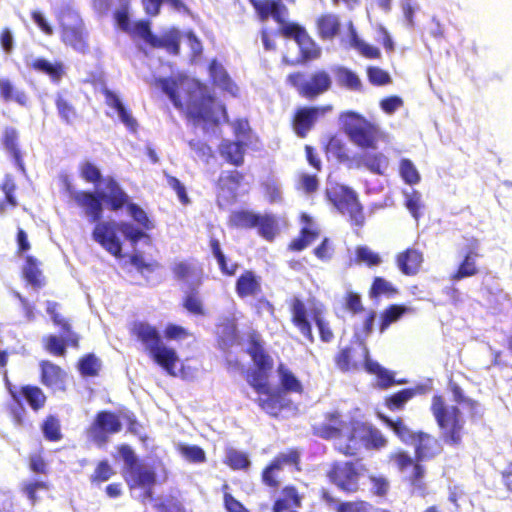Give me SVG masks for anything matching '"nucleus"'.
<instances>
[{"label": "nucleus", "instance_id": "nucleus-16", "mask_svg": "<svg viewBox=\"0 0 512 512\" xmlns=\"http://www.w3.org/2000/svg\"><path fill=\"white\" fill-rule=\"evenodd\" d=\"M122 430V423L119 416L109 410H101L96 413L93 421L86 429L90 441L98 446L105 445L111 435Z\"/></svg>", "mask_w": 512, "mask_h": 512}, {"label": "nucleus", "instance_id": "nucleus-1", "mask_svg": "<svg viewBox=\"0 0 512 512\" xmlns=\"http://www.w3.org/2000/svg\"><path fill=\"white\" fill-rule=\"evenodd\" d=\"M246 352L255 365V369L249 371L246 375L247 383L258 395L255 402L265 413L277 417L284 409V405L282 404L281 393L275 390L269 382L274 361L267 352L265 343L259 333H250Z\"/></svg>", "mask_w": 512, "mask_h": 512}, {"label": "nucleus", "instance_id": "nucleus-59", "mask_svg": "<svg viewBox=\"0 0 512 512\" xmlns=\"http://www.w3.org/2000/svg\"><path fill=\"white\" fill-rule=\"evenodd\" d=\"M224 463L232 470H246L250 466L247 454L234 448L227 449Z\"/></svg>", "mask_w": 512, "mask_h": 512}, {"label": "nucleus", "instance_id": "nucleus-20", "mask_svg": "<svg viewBox=\"0 0 512 512\" xmlns=\"http://www.w3.org/2000/svg\"><path fill=\"white\" fill-rule=\"evenodd\" d=\"M346 422L339 411H328L323 414V421L311 426L312 434L324 440L340 439Z\"/></svg>", "mask_w": 512, "mask_h": 512}, {"label": "nucleus", "instance_id": "nucleus-42", "mask_svg": "<svg viewBox=\"0 0 512 512\" xmlns=\"http://www.w3.org/2000/svg\"><path fill=\"white\" fill-rule=\"evenodd\" d=\"M2 144L4 148L12 156L15 165L21 172H25V165L22 158V153L18 145V133L12 128L8 127L4 130Z\"/></svg>", "mask_w": 512, "mask_h": 512}, {"label": "nucleus", "instance_id": "nucleus-43", "mask_svg": "<svg viewBox=\"0 0 512 512\" xmlns=\"http://www.w3.org/2000/svg\"><path fill=\"white\" fill-rule=\"evenodd\" d=\"M0 99L4 102H15L20 106H27L29 97L23 90H18L8 78H0Z\"/></svg>", "mask_w": 512, "mask_h": 512}, {"label": "nucleus", "instance_id": "nucleus-40", "mask_svg": "<svg viewBox=\"0 0 512 512\" xmlns=\"http://www.w3.org/2000/svg\"><path fill=\"white\" fill-rule=\"evenodd\" d=\"M398 294L399 289L393 283L381 276H376L372 279L368 290V296L373 301H378L382 297L391 299Z\"/></svg>", "mask_w": 512, "mask_h": 512}, {"label": "nucleus", "instance_id": "nucleus-58", "mask_svg": "<svg viewBox=\"0 0 512 512\" xmlns=\"http://www.w3.org/2000/svg\"><path fill=\"white\" fill-rule=\"evenodd\" d=\"M151 47L163 48L170 54L177 55L180 51V37L178 34H169L164 37L155 35L151 40Z\"/></svg>", "mask_w": 512, "mask_h": 512}, {"label": "nucleus", "instance_id": "nucleus-38", "mask_svg": "<svg viewBox=\"0 0 512 512\" xmlns=\"http://www.w3.org/2000/svg\"><path fill=\"white\" fill-rule=\"evenodd\" d=\"M410 312H412V309L403 304L388 305L379 315V332L384 333L393 323H396L405 314Z\"/></svg>", "mask_w": 512, "mask_h": 512}, {"label": "nucleus", "instance_id": "nucleus-50", "mask_svg": "<svg viewBox=\"0 0 512 512\" xmlns=\"http://www.w3.org/2000/svg\"><path fill=\"white\" fill-rule=\"evenodd\" d=\"M182 307L191 315L204 316L205 306L197 286H191L182 298Z\"/></svg>", "mask_w": 512, "mask_h": 512}, {"label": "nucleus", "instance_id": "nucleus-22", "mask_svg": "<svg viewBox=\"0 0 512 512\" xmlns=\"http://www.w3.org/2000/svg\"><path fill=\"white\" fill-rule=\"evenodd\" d=\"M289 311L291 314V323L308 342L314 343L315 338L312 332V325L304 301L296 296L291 298L289 301Z\"/></svg>", "mask_w": 512, "mask_h": 512}, {"label": "nucleus", "instance_id": "nucleus-48", "mask_svg": "<svg viewBox=\"0 0 512 512\" xmlns=\"http://www.w3.org/2000/svg\"><path fill=\"white\" fill-rule=\"evenodd\" d=\"M449 390L453 395V399L457 404H465L470 409L469 417L472 420L482 418V412L480 410L479 403L471 398H468L460 385L452 380L449 381Z\"/></svg>", "mask_w": 512, "mask_h": 512}, {"label": "nucleus", "instance_id": "nucleus-29", "mask_svg": "<svg viewBox=\"0 0 512 512\" xmlns=\"http://www.w3.org/2000/svg\"><path fill=\"white\" fill-rule=\"evenodd\" d=\"M41 262L35 256L26 255L22 266L21 275L27 284L35 289H41L46 285V278L40 269Z\"/></svg>", "mask_w": 512, "mask_h": 512}, {"label": "nucleus", "instance_id": "nucleus-64", "mask_svg": "<svg viewBox=\"0 0 512 512\" xmlns=\"http://www.w3.org/2000/svg\"><path fill=\"white\" fill-rule=\"evenodd\" d=\"M366 74L369 83L373 86H386L392 83L389 72L379 66H368Z\"/></svg>", "mask_w": 512, "mask_h": 512}, {"label": "nucleus", "instance_id": "nucleus-4", "mask_svg": "<svg viewBox=\"0 0 512 512\" xmlns=\"http://www.w3.org/2000/svg\"><path fill=\"white\" fill-rule=\"evenodd\" d=\"M129 334L139 342L146 354L168 375L175 377V367L179 360L174 348L166 346L156 326L146 321H133L129 325Z\"/></svg>", "mask_w": 512, "mask_h": 512}, {"label": "nucleus", "instance_id": "nucleus-35", "mask_svg": "<svg viewBox=\"0 0 512 512\" xmlns=\"http://www.w3.org/2000/svg\"><path fill=\"white\" fill-rule=\"evenodd\" d=\"M102 94L105 98V103L115 109L119 115L122 123L132 132H136L138 129L137 120L131 115V113L124 107L119 97L108 88L102 89Z\"/></svg>", "mask_w": 512, "mask_h": 512}, {"label": "nucleus", "instance_id": "nucleus-46", "mask_svg": "<svg viewBox=\"0 0 512 512\" xmlns=\"http://www.w3.org/2000/svg\"><path fill=\"white\" fill-rule=\"evenodd\" d=\"M310 316L318 329L320 340L323 343H331L335 335L330 322L325 318L324 308L314 307L310 312Z\"/></svg>", "mask_w": 512, "mask_h": 512}, {"label": "nucleus", "instance_id": "nucleus-3", "mask_svg": "<svg viewBox=\"0 0 512 512\" xmlns=\"http://www.w3.org/2000/svg\"><path fill=\"white\" fill-rule=\"evenodd\" d=\"M158 83L177 109L186 108V116L189 119L194 122L211 121L216 123L212 111L215 98L206 91L205 86L186 85L183 81L174 78H161Z\"/></svg>", "mask_w": 512, "mask_h": 512}, {"label": "nucleus", "instance_id": "nucleus-19", "mask_svg": "<svg viewBox=\"0 0 512 512\" xmlns=\"http://www.w3.org/2000/svg\"><path fill=\"white\" fill-rule=\"evenodd\" d=\"M329 110L330 106H304L296 109L291 119L293 131L298 137L305 138L317 120Z\"/></svg>", "mask_w": 512, "mask_h": 512}, {"label": "nucleus", "instance_id": "nucleus-11", "mask_svg": "<svg viewBox=\"0 0 512 512\" xmlns=\"http://www.w3.org/2000/svg\"><path fill=\"white\" fill-rule=\"evenodd\" d=\"M389 462L401 473L405 472L409 467L412 468L410 474L406 477L407 483L411 488V493L419 497L425 498L429 494L428 485L425 481L426 468L421 464L417 457H413L408 451L398 449L388 455Z\"/></svg>", "mask_w": 512, "mask_h": 512}, {"label": "nucleus", "instance_id": "nucleus-56", "mask_svg": "<svg viewBox=\"0 0 512 512\" xmlns=\"http://www.w3.org/2000/svg\"><path fill=\"white\" fill-rule=\"evenodd\" d=\"M336 73L338 84L341 87L351 91H362L361 79L355 72L345 67H339Z\"/></svg>", "mask_w": 512, "mask_h": 512}, {"label": "nucleus", "instance_id": "nucleus-52", "mask_svg": "<svg viewBox=\"0 0 512 512\" xmlns=\"http://www.w3.org/2000/svg\"><path fill=\"white\" fill-rule=\"evenodd\" d=\"M44 438L49 442H58L63 438L61 422L57 415L48 414L40 425Z\"/></svg>", "mask_w": 512, "mask_h": 512}, {"label": "nucleus", "instance_id": "nucleus-8", "mask_svg": "<svg viewBox=\"0 0 512 512\" xmlns=\"http://www.w3.org/2000/svg\"><path fill=\"white\" fill-rule=\"evenodd\" d=\"M61 42L85 54L89 52V33L80 13L70 4L61 6L56 12Z\"/></svg>", "mask_w": 512, "mask_h": 512}, {"label": "nucleus", "instance_id": "nucleus-53", "mask_svg": "<svg viewBox=\"0 0 512 512\" xmlns=\"http://www.w3.org/2000/svg\"><path fill=\"white\" fill-rule=\"evenodd\" d=\"M259 216L248 210H236L229 216V225L234 228L252 229L257 226Z\"/></svg>", "mask_w": 512, "mask_h": 512}, {"label": "nucleus", "instance_id": "nucleus-23", "mask_svg": "<svg viewBox=\"0 0 512 512\" xmlns=\"http://www.w3.org/2000/svg\"><path fill=\"white\" fill-rule=\"evenodd\" d=\"M39 379L42 385L49 389L64 391L66 389L67 373L59 365L49 361L39 362Z\"/></svg>", "mask_w": 512, "mask_h": 512}, {"label": "nucleus", "instance_id": "nucleus-2", "mask_svg": "<svg viewBox=\"0 0 512 512\" xmlns=\"http://www.w3.org/2000/svg\"><path fill=\"white\" fill-rule=\"evenodd\" d=\"M77 195L79 204L86 208V212L92 220L103 217L105 204L110 211L114 212L126 208L138 224L145 229L151 228V222L146 212L139 205L130 201L129 195L113 176L105 177L104 191H83Z\"/></svg>", "mask_w": 512, "mask_h": 512}, {"label": "nucleus", "instance_id": "nucleus-63", "mask_svg": "<svg viewBox=\"0 0 512 512\" xmlns=\"http://www.w3.org/2000/svg\"><path fill=\"white\" fill-rule=\"evenodd\" d=\"M78 369L84 377H95L100 370L99 359L94 354L89 353L79 360Z\"/></svg>", "mask_w": 512, "mask_h": 512}, {"label": "nucleus", "instance_id": "nucleus-21", "mask_svg": "<svg viewBox=\"0 0 512 512\" xmlns=\"http://www.w3.org/2000/svg\"><path fill=\"white\" fill-rule=\"evenodd\" d=\"M479 250V240L474 237L471 238L466 244L463 259L451 275V279L453 281H459L464 278L475 276L479 273V268L476 263V259L481 257Z\"/></svg>", "mask_w": 512, "mask_h": 512}, {"label": "nucleus", "instance_id": "nucleus-34", "mask_svg": "<svg viewBox=\"0 0 512 512\" xmlns=\"http://www.w3.org/2000/svg\"><path fill=\"white\" fill-rule=\"evenodd\" d=\"M277 374L279 378V389H276L281 393V397L283 398V393H296L302 394L304 392V387L301 381L296 377V375L291 371V369L284 363H279L277 365ZM285 406V404L282 402Z\"/></svg>", "mask_w": 512, "mask_h": 512}, {"label": "nucleus", "instance_id": "nucleus-55", "mask_svg": "<svg viewBox=\"0 0 512 512\" xmlns=\"http://www.w3.org/2000/svg\"><path fill=\"white\" fill-rule=\"evenodd\" d=\"M209 245L212 250V253L214 257L216 258L219 269L222 272V274L226 276H233L235 275L236 271L238 270V264L232 263L230 265L227 264L226 257L224 253L221 250L220 242L218 239L211 237L209 240Z\"/></svg>", "mask_w": 512, "mask_h": 512}, {"label": "nucleus", "instance_id": "nucleus-47", "mask_svg": "<svg viewBox=\"0 0 512 512\" xmlns=\"http://www.w3.org/2000/svg\"><path fill=\"white\" fill-rule=\"evenodd\" d=\"M0 189L4 194V198L0 200V215H4L8 210L14 209L18 206V201L15 196L17 185L12 176H5L0 184Z\"/></svg>", "mask_w": 512, "mask_h": 512}, {"label": "nucleus", "instance_id": "nucleus-51", "mask_svg": "<svg viewBox=\"0 0 512 512\" xmlns=\"http://www.w3.org/2000/svg\"><path fill=\"white\" fill-rule=\"evenodd\" d=\"M164 3L177 12L189 11L187 5L182 0H141L144 12L150 17L158 16Z\"/></svg>", "mask_w": 512, "mask_h": 512}, {"label": "nucleus", "instance_id": "nucleus-36", "mask_svg": "<svg viewBox=\"0 0 512 512\" xmlns=\"http://www.w3.org/2000/svg\"><path fill=\"white\" fill-rule=\"evenodd\" d=\"M55 107L60 119L67 125H73L80 118L71 97L66 92H58L55 95Z\"/></svg>", "mask_w": 512, "mask_h": 512}, {"label": "nucleus", "instance_id": "nucleus-41", "mask_svg": "<svg viewBox=\"0 0 512 512\" xmlns=\"http://www.w3.org/2000/svg\"><path fill=\"white\" fill-rule=\"evenodd\" d=\"M31 69L47 75L54 83H59L65 74V67L62 62H50L45 58H36L30 64Z\"/></svg>", "mask_w": 512, "mask_h": 512}, {"label": "nucleus", "instance_id": "nucleus-62", "mask_svg": "<svg viewBox=\"0 0 512 512\" xmlns=\"http://www.w3.org/2000/svg\"><path fill=\"white\" fill-rule=\"evenodd\" d=\"M79 174L81 178L91 184L104 183L100 169L90 161H83L79 164Z\"/></svg>", "mask_w": 512, "mask_h": 512}, {"label": "nucleus", "instance_id": "nucleus-44", "mask_svg": "<svg viewBox=\"0 0 512 512\" xmlns=\"http://www.w3.org/2000/svg\"><path fill=\"white\" fill-rule=\"evenodd\" d=\"M219 154L226 162L234 166L244 163V147L241 142L225 140L219 145Z\"/></svg>", "mask_w": 512, "mask_h": 512}, {"label": "nucleus", "instance_id": "nucleus-15", "mask_svg": "<svg viewBox=\"0 0 512 512\" xmlns=\"http://www.w3.org/2000/svg\"><path fill=\"white\" fill-rule=\"evenodd\" d=\"M364 471V465L359 462L334 461L330 464L327 477L342 492L353 494L359 491V480Z\"/></svg>", "mask_w": 512, "mask_h": 512}, {"label": "nucleus", "instance_id": "nucleus-60", "mask_svg": "<svg viewBox=\"0 0 512 512\" xmlns=\"http://www.w3.org/2000/svg\"><path fill=\"white\" fill-rule=\"evenodd\" d=\"M154 507L158 512H187L179 495L176 494L162 497Z\"/></svg>", "mask_w": 512, "mask_h": 512}, {"label": "nucleus", "instance_id": "nucleus-5", "mask_svg": "<svg viewBox=\"0 0 512 512\" xmlns=\"http://www.w3.org/2000/svg\"><path fill=\"white\" fill-rule=\"evenodd\" d=\"M431 413L440 431L444 444L459 447L466 435L465 418L456 405H448L445 398L435 394L431 400Z\"/></svg>", "mask_w": 512, "mask_h": 512}, {"label": "nucleus", "instance_id": "nucleus-45", "mask_svg": "<svg viewBox=\"0 0 512 512\" xmlns=\"http://www.w3.org/2000/svg\"><path fill=\"white\" fill-rule=\"evenodd\" d=\"M209 73L212 83L221 87L223 90L234 93L238 89L224 67L216 60L210 62Z\"/></svg>", "mask_w": 512, "mask_h": 512}, {"label": "nucleus", "instance_id": "nucleus-37", "mask_svg": "<svg viewBox=\"0 0 512 512\" xmlns=\"http://www.w3.org/2000/svg\"><path fill=\"white\" fill-rule=\"evenodd\" d=\"M174 277L179 281H187L194 279L192 286H201L203 283V270L200 266H194L188 261H180L175 263L172 268Z\"/></svg>", "mask_w": 512, "mask_h": 512}, {"label": "nucleus", "instance_id": "nucleus-57", "mask_svg": "<svg viewBox=\"0 0 512 512\" xmlns=\"http://www.w3.org/2000/svg\"><path fill=\"white\" fill-rule=\"evenodd\" d=\"M258 233L267 241H272L278 234V224L271 214L260 215L257 223Z\"/></svg>", "mask_w": 512, "mask_h": 512}, {"label": "nucleus", "instance_id": "nucleus-49", "mask_svg": "<svg viewBox=\"0 0 512 512\" xmlns=\"http://www.w3.org/2000/svg\"><path fill=\"white\" fill-rule=\"evenodd\" d=\"M323 150L326 157L334 158L337 162L344 163L350 159L348 149L343 140L337 135L329 136Z\"/></svg>", "mask_w": 512, "mask_h": 512}, {"label": "nucleus", "instance_id": "nucleus-33", "mask_svg": "<svg viewBox=\"0 0 512 512\" xmlns=\"http://www.w3.org/2000/svg\"><path fill=\"white\" fill-rule=\"evenodd\" d=\"M354 160L357 168H365L376 175H384L389 165L388 158L381 152H365L357 155Z\"/></svg>", "mask_w": 512, "mask_h": 512}, {"label": "nucleus", "instance_id": "nucleus-31", "mask_svg": "<svg viewBox=\"0 0 512 512\" xmlns=\"http://www.w3.org/2000/svg\"><path fill=\"white\" fill-rule=\"evenodd\" d=\"M301 221L305 226L300 229L299 235L292 239L288 244V249L290 251H302L319 237L320 232L318 228L311 227L312 218L309 215L303 214L301 216Z\"/></svg>", "mask_w": 512, "mask_h": 512}, {"label": "nucleus", "instance_id": "nucleus-28", "mask_svg": "<svg viewBox=\"0 0 512 512\" xmlns=\"http://www.w3.org/2000/svg\"><path fill=\"white\" fill-rule=\"evenodd\" d=\"M303 496L298 488L294 485H286L280 491V496L274 500L271 510L272 512H284L289 509L300 508Z\"/></svg>", "mask_w": 512, "mask_h": 512}, {"label": "nucleus", "instance_id": "nucleus-10", "mask_svg": "<svg viewBox=\"0 0 512 512\" xmlns=\"http://www.w3.org/2000/svg\"><path fill=\"white\" fill-rule=\"evenodd\" d=\"M6 388L14 402L8 406V412L13 423L17 426H24L27 422V411L23 406L24 402L34 412L42 410L47 403L46 394L37 385L15 386L6 378Z\"/></svg>", "mask_w": 512, "mask_h": 512}, {"label": "nucleus", "instance_id": "nucleus-12", "mask_svg": "<svg viewBox=\"0 0 512 512\" xmlns=\"http://www.w3.org/2000/svg\"><path fill=\"white\" fill-rule=\"evenodd\" d=\"M342 117L344 131L356 146L365 149L377 147L379 138L377 125L353 111L345 112Z\"/></svg>", "mask_w": 512, "mask_h": 512}, {"label": "nucleus", "instance_id": "nucleus-39", "mask_svg": "<svg viewBox=\"0 0 512 512\" xmlns=\"http://www.w3.org/2000/svg\"><path fill=\"white\" fill-rule=\"evenodd\" d=\"M58 303L47 302V313L50 315L53 323L58 326L66 335L67 344L77 348L79 346V336L74 333L67 319L62 317L58 312Z\"/></svg>", "mask_w": 512, "mask_h": 512}, {"label": "nucleus", "instance_id": "nucleus-17", "mask_svg": "<svg viewBox=\"0 0 512 512\" xmlns=\"http://www.w3.org/2000/svg\"><path fill=\"white\" fill-rule=\"evenodd\" d=\"M278 33L284 38L293 39L300 50V57L304 61L314 60L320 57L321 49L309 35L305 27L296 22L278 23Z\"/></svg>", "mask_w": 512, "mask_h": 512}, {"label": "nucleus", "instance_id": "nucleus-25", "mask_svg": "<svg viewBox=\"0 0 512 512\" xmlns=\"http://www.w3.org/2000/svg\"><path fill=\"white\" fill-rule=\"evenodd\" d=\"M260 21H267L270 17L277 23H283L288 15V8L281 0H254L250 2Z\"/></svg>", "mask_w": 512, "mask_h": 512}, {"label": "nucleus", "instance_id": "nucleus-32", "mask_svg": "<svg viewBox=\"0 0 512 512\" xmlns=\"http://www.w3.org/2000/svg\"><path fill=\"white\" fill-rule=\"evenodd\" d=\"M235 291L241 299L260 294L262 292L260 277L252 270H245L236 280Z\"/></svg>", "mask_w": 512, "mask_h": 512}, {"label": "nucleus", "instance_id": "nucleus-61", "mask_svg": "<svg viewBox=\"0 0 512 512\" xmlns=\"http://www.w3.org/2000/svg\"><path fill=\"white\" fill-rule=\"evenodd\" d=\"M245 179V174L238 170H230L221 174L218 178V184L221 189L233 191L236 190Z\"/></svg>", "mask_w": 512, "mask_h": 512}, {"label": "nucleus", "instance_id": "nucleus-54", "mask_svg": "<svg viewBox=\"0 0 512 512\" xmlns=\"http://www.w3.org/2000/svg\"><path fill=\"white\" fill-rule=\"evenodd\" d=\"M417 394L414 388H404L385 398L384 404L390 411L402 410L406 403Z\"/></svg>", "mask_w": 512, "mask_h": 512}, {"label": "nucleus", "instance_id": "nucleus-26", "mask_svg": "<svg viewBox=\"0 0 512 512\" xmlns=\"http://www.w3.org/2000/svg\"><path fill=\"white\" fill-rule=\"evenodd\" d=\"M315 27L321 40L331 41L340 34L342 24L339 15L333 12H325L317 16Z\"/></svg>", "mask_w": 512, "mask_h": 512}, {"label": "nucleus", "instance_id": "nucleus-7", "mask_svg": "<svg viewBox=\"0 0 512 512\" xmlns=\"http://www.w3.org/2000/svg\"><path fill=\"white\" fill-rule=\"evenodd\" d=\"M65 191L73 204L81 210L83 215L90 223H94L92 230V239L102 248L115 257H122V243L118 237L120 231L119 222L108 220L103 221L102 218L92 220L87 214L86 208L79 204L78 193L84 190L76 189L68 179L64 180Z\"/></svg>", "mask_w": 512, "mask_h": 512}, {"label": "nucleus", "instance_id": "nucleus-14", "mask_svg": "<svg viewBox=\"0 0 512 512\" xmlns=\"http://www.w3.org/2000/svg\"><path fill=\"white\" fill-rule=\"evenodd\" d=\"M327 198L339 213L348 215V221L352 226L359 228L364 226L366 220L364 208L354 190L339 186L329 191Z\"/></svg>", "mask_w": 512, "mask_h": 512}, {"label": "nucleus", "instance_id": "nucleus-13", "mask_svg": "<svg viewBox=\"0 0 512 512\" xmlns=\"http://www.w3.org/2000/svg\"><path fill=\"white\" fill-rule=\"evenodd\" d=\"M286 80L295 88L299 96L307 100L316 99L332 86V78L325 70H316L308 78L303 72H293L287 76Z\"/></svg>", "mask_w": 512, "mask_h": 512}, {"label": "nucleus", "instance_id": "nucleus-24", "mask_svg": "<svg viewBox=\"0 0 512 512\" xmlns=\"http://www.w3.org/2000/svg\"><path fill=\"white\" fill-rule=\"evenodd\" d=\"M413 447L414 455L421 464L435 459L443 451L439 439L425 431L418 435V439L413 444Z\"/></svg>", "mask_w": 512, "mask_h": 512}, {"label": "nucleus", "instance_id": "nucleus-30", "mask_svg": "<svg viewBox=\"0 0 512 512\" xmlns=\"http://www.w3.org/2000/svg\"><path fill=\"white\" fill-rule=\"evenodd\" d=\"M379 418L405 445H413L418 439V435L423 432V430H412L401 417L392 419L386 415L380 414Z\"/></svg>", "mask_w": 512, "mask_h": 512}, {"label": "nucleus", "instance_id": "nucleus-18", "mask_svg": "<svg viewBox=\"0 0 512 512\" xmlns=\"http://www.w3.org/2000/svg\"><path fill=\"white\" fill-rule=\"evenodd\" d=\"M367 356H369V349L365 342L360 339H352L335 354L334 363L342 372L356 371L362 367Z\"/></svg>", "mask_w": 512, "mask_h": 512}, {"label": "nucleus", "instance_id": "nucleus-6", "mask_svg": "<svg viewBox=\"0 0 512 512\" xmlns=\"http://www.w3.org/2000/svg\"><path fill=\"white\" fill-rule=\"evenodd\" d=\"M387 439L382 432L368 422L354 420L350 422L345 439H339L336 450L346 456L354 457L363 445L366 449L380 450L387 446Z\"/></svg>", "mask_w": 512, "mask_h": 512}, {"label": "nucleus", "instance_id": "nucleus-27", "mask_svg": "<svg viewBox=\"0 0 512 512\" xmlns=\"http://www.w3.org/2000/svg\"><path fill=\"white\" fill-rule=\"evenodd\" d=\"M423 260L422 251L416 248H407L395 257L397 267L406 276L416 275L421 269Z\"/></svg>", "mask_w": 512, "mask_h": 512}, {"label": "nucleus", "instance_id": "nucleus-9", "mask_svg": "<svg viewBox=\"0 0 512 512\" xmlns=\"http://www.w3.org/2000/svg\"><path fill=\"white\" fill-rule=\"evenodd\" d=\"M118 452L125 463L122 476L129 490H143L142 501L152 499L153 488L156 484L155 471L139 462L129 445H120Z\"/></svg>", "mask_w": 512, "mask_h": 512}]
</instances>
